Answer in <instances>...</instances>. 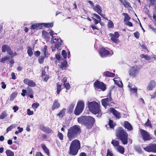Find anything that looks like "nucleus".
Segmentation results:
<instances>
[{"instance_id":"1","label":"nucleus","mask_w":156,"mask_h":156,"mask_svg":"<svg viewBox=\"0 0 156 156\" xmlns=\"http://www.w3.org/2000/svg\"><path fill=\"white\" fill-rule=\"evenodd\" d=\"M77 121L79 123L84 125L88 129L91 128L95 122V119L93 117L86 116H83L78 118Z\"/></svg>"},{"instance_id":"2","label":"nucleus","mask_w":156,"mask_h":156,"mask_svg":"<svg viewBox=\"0 0 156 156\" xmlns=\"http://www.w3.org/2000/svg\"><path fill=\"white\" fill-rule=\"evenodd\" d=\"M81 132V129L80 126L75 125L70 127L68 129L67 134L69 141H70L75 138Z\"/></svg>"},{"instance_id":"3","label":"nucleus","mask_w":156,"mask_h":156,"mask_svg":"<svg viewBox=\"0 0 156 156\" xmlns=\"http://www.w3.org/2000/svg\"><path fill=\"white\" fill-rule=\"evenodd\" d=\"M88 107L90 111L92 113L97 115L98 117H100L102 115L100 106L98 103L94 101L91 102L89 101L87 103Z\"/></svg>"},{"instance_id":"4","label":"nucleus","mask_w":156,"mask_h":156,"mask_svg":"<svg viewBox=\"0 0 156 156\" xmlns=\"http://www.w3.org/2000/svg\"><path fill=\"white\" fill-rule=\"evenodd\" d=\"M80 148V144L78 140H74L71 142L69 147V153L70 155H76Z\"/></svg>"},{"instance_id":"5","label":"nucleus","mask_w":156,"mask_h":156,"mask_svg":"<svg viewBox=\"0 0 156 156\" xmlns=\"http://www.w3.org/2000/svg\"><path fill=\"white\" fill-rule=\"evenodd\" d=\"M116 136L121 140L124 144L128 143V134L121 127H119L116 130Z\"/></svg>"},{"instance_id":"6","label":"nucleus","mask_w":156,"mask_h":156,"mask_svg":"<svg viewBox=\"0 0 156 156\" xmlns=\"http://www.w3.org/2000/svg\"><path fill=\"white\" fill-rule=\"evenodd\" d=\"M84 102L83 101H79L74 110V114L76 115L80 114L84 109Z\"/></svg>"},{"instance_id":"7","label":"nucleus","mask_w":156,"mask_h":156,"mask_svg":"<svg viewBox=\"0 0 156 156\" xmlns=\"http://www.w3.org/2000/svg\"><path fill=\"white\" fill-rule=\"evenodd\" d=\"M99 53L100 55L101 58H105L110 56L113 54V52L112 51H109L106 50L104 48H101L100 49Z\"/></svg>"},{"instance_id":"8","label":"nucleus","mask_w":156,"mask_h":156,"mask_svg":"<svg viewBox=\"0 0 156 156\" xmlns=\"http://www.w3.org/2000/svg\"><path fill=\"white\" fill-rule=\"evenodd\" d=\"M140 69L136 66L131 67L129 71V75L133 77H136L139 73Z\"/></svg>"},{"instance_id":"9","label":"nucleus","mask_w":156,"mask_h":156,"mask_svg":"<svg viewBox=\"0 0 156 156\" xmlns=\"http://www.w3.org/2000/svg\"><path fill=\"white\" fill-rule=\"evenodd\" d=\"M112 99L111 95H109L107 96L106 98L103 99L101 100V102L102 105L105 107L107 105H112L111 104L112 103Z\"/></svg>"},{"instance_id":"10","label":"nucleus","mask_w":156,"mask_h":156,"mask_svg":"<svg viewBox=\"0 0 156 156\" xmlns=\"http://www.w3.org/2000/svg\"><path fill=\"white\" fill-rule=\"evenodd\" d=\"M94 87L97 90L100 89L104 91L106 89L105 85L101 82L97 81L94 83Z\"/></svg>"},{"instance_id":"11","label":"nucleus","mask_w":156,"mask_h":156,"mask_svg":"<svg viewBox=\"0 0 156 156\" xmlns=\"http://www.w3.org/2000/svg\"><path fill=\"white\" fill-rule=\"evenodd\" d=\"M109 35L111 37V40L114 43L118 44L119 42L118 39L119 34L118 32H115L114 34L110 33Z\"/></svg>"},{"instance_id":"12","label":"nucleus","mask_w":156,"mask_h":156,"mask_svg":"<svg viewBox=\"0 0 156 156\" xmlns=\"http://www.w3.org/2000/svg\"><path fill=\"white\" fill-rule=\"evenodd\" d=\"M144 149L147 152H156V144H151L146 147H144Z\"/></svg>"},{"instance_id":"13","label":"nucleus","mask_w":156,"mask_h":156,"mask_svg":"<svg viewBox=\"0 0 156 156\" xmlns=\"http://www.w3.org/2000/svg\"><path fill=\"white\" fill-rule=\"evenodd\" d=\"M140 133L143 139L145 141L151 139L149 133L143 129L140 130Z\"/></svg>"},{"instance_id":"14","label":"nucleus","mask_w":156,"mask_h":156,"mask_svg":"<svg viewBox=\"0 0 156 156\" xmlns=\"http://www.w3.org/2000/svg\"><path fill=\"white\" fill-rule=\"evenodd\" d=\"M39 128L40 130L47 133H51L52 132V130L49 127L42 125H40Z\"/></svg>"},{"instance_id":"15","label":"nucleus","mask_w":156,"mask_h":156,"mask_svg":"<svg viewBox=\"0 0 156 156\" xmlns=\"http://www.w3.org/2000/svg\"><path fill=\"white\" fill-rule=\"evenodd\" d=\"M110 111L112 113L116 119H119L121 117V115L120 112L115 110L113 108H110Z\"/></svg>"},{"instance_id":"16","label":"nucleus","mask_w":156,"mask_h":156,"mask_svg":"<svg viewBox=\"0 0 156 156\" xmlns=\"http://www.w3.org/2000/svg\"><path fill=\"white\" fill-rule=\"evenodd\" d=\"M156 85V83L155 81L151 80L148 83L147 87V89L148 90H151L155 88Z\"/></svg>"},{"instance_id":"17","label":"nucleus","mask_w":156,"mask_h":156,"mask_svg":"<svg viewBox=\"0 0 156 156\" xmlns=\"http://www.w3.org/2000/svg\"><path fill=\"white\" fill-rule=\"evenodd\" d=\"M24 83L31 87H34L36 86L35 83L33 80L28 79H25L23 80Z\"/></svg>"},{"instance_id":"18","label":"nucleus","mask_w":156,"mask_h":156,"mask_svg":"<svg viewBox=\"0 0 156 156\" xmlns=\"http://www.w3.org/2000/svg\"><path fill=\"white\" fill-rule=\"evenodd\" d=\"M93 9L98 14H100L102 11V8L98 4H96L93 7Z\"/></svg>"},{"instance_id":"19","label":"nucleus","mask_w":156,"mask_h":156,"mask_svg":"<svg viewBox=\"0 0 156 156\" xmlns=\"http://www.w3.org/2000/svg\"><path fill=\"white\" fill-rule=\"evenodd\" d=\"M115 83L119 87H121L123 86L121 81L120 80V79L119 78H115L113 79Z\"/></svg>"},{"instance_id":"20","label":"nucleus","mask_w":156,"mask_h":156,"mask_svg":"<svg viewBox=\"0 0 156 156\" xmlns=\"http://www.w3.org/2000/svg\"><path fill=\"white\" fill-rule=\"evenodd\" d=\"M124 127L129 131H131L133 130V127L131 124L128 122L126 121L124 122Z\"/></svg>"},{"instance_id":"21","label":"nucleus","mask_w":156,"mask_h":156,"mask_svg":"<svg viewBox=\"0 0 156 156\" xmlns=\"http://www.w3.org/2000/svg\"><path fill=\"white\" fill-rule=\"evenodd\" d=\"M50 35L52 37V38L51 41H53V35H54V31L52 30H51L49 33L47 32V34L46 36V38L45 39L47 41H48L50 40Z\"/></svg>"},{"instance_id":"22","label":"nucleus","mask_w":156,"mask_h":156,"mask_svg":"<svg viewBox=\"0 0 156 156\" xmlns=\"http://www.w3.org/2000/svg\"><path fill=\"white\" fill-rule=\"evenodd\" d=\"M60 105V104L58 102L57 100H55L52 106V109L53 110H54L55 109H57L59 108Z\"/></svg>"},{"instance_id":"23","label":"nucleus","mask_w":156,"mask_h":156,"mask_svg":"<svg viewBox=\"0 0 156 156\" xmlns=\"http://www.w3.org/2000/svg\"><path fill=\"white\" fill-rule=\"evenodd\" d=\"M48 47L46 45H45L42 48V52H43L44 57L47 58L49 55V53L47 52Z\"/></svg>"},{"instance_id":"24","label":"nucleus","mask_w":156,"mask_h":156,"mask_svg":"<svg viewBox=\"0 0 156 156\" xmlns=\"http://www.w3.org/2000/svg\"><path fill=\"white\" fill-rule=\"evenodd\" d=\"M116 151L121 154H123L124 152V148L121 146L119 145L115 149Z\"/></svg>"},{"instance_id":"25","label":"nucleus","mask_w":156,"mask_h":156,"mask_svg":"<svg viewBox=\"0 0 156 156\" xmlns=\"http://www.w3.org/2000/svg\"><path fill=\"white\" fill-rule=\"evenodd\" d=\"M104 75L107 77H113L115 76V74L114 73L106 71L104 72Z\"/></svg>"},{"instance_id":"26","label":"nucleus","mask_w":156,"mask_h":156,"mask_svg":"<svg viewBox=\"0 0 156 156\" xmlns=\"http://www.w3.org/2000/svg\"><path fill=\"white\" fill-rule=\"evenodd\" d=\"M60 42H58L56 43L54 46L58 51H60L62 49L61 46L62 44V41L61 40H60Z\"/></svg>"},{"instance_id":"27","label":"nucleus","mask_w":156,"mask_h":156,"mask_svg":"<svg viewBox=\"0 0 156 156\" xmlns=\"http://www.w3.org/2000/svg\"><path fill=\"white\" fill-rule=\"evenodd\" d=\"M121 2L122 3L126 8H129L131 7L130 5V4L127 2L126 0H120Z\"/></svg>"},{"instance_id":"28","label":"nucleus","mask_w":156,"mask_h":156,"mask_svg":"<svg viewBox=\"0 0 156 156\" xmlns=\"http://www.w3.org/2000/svg\"><path fill=\"white\" fill-rule=\"evenodd\" d=\"M111 144L114 146L115 149L119 145V141L115 140H112Z\"/></svg>"},{"instance_id":"29","label":"nucleus","mask_w":156,"mask_h":156,"mask_svg":"<svg viewBox=\"0 0 156 156\" xmlns=\"http://www.w3.org/2000/svg\"><path fill=\"white\" fill-rule=\"evenodd\" d=\"M17 93L16 92H13L10 96V100L12 101L14 100V99L16 97Z\"/></svg>"},{"instance_id":"30","label":"nucleus","mask_w":156,"mask_h":156,"mask_svg":"<svg viewBox=\"0 0 156 156\" xmlns=\"http://www.w3.org/2000/svg\"><path fill=\"white\" fill-rule=\"evenodd\" d=\"M134 150L139 153H142V151L140 146L137 145H134Z\"/></svg>"},{"instance_id":"31","label":"nucleus","mask_w":156,"mask_h":156,"mask_svg":"<svg viewBox=\"0 0 156 156\" xmlns=\"http://www.w3.org/2000/svg\"><path fill=\"white\" fill-rule=\"evenodd\" d=\"M67 65V62L66 60L63 61V62H62L60 66V68L62 69H66V66Z\"/></svg>"},{"instance_id":"32","label":"nucleus","mask_w":156,"mask_h":156,"mask_svg":"<svg viewBox=\"0 0 156 156\" xmlns=\"http://www.w3.org/2000/svg\"><path fill=\"white\" fill-rule=\"evenodd\" d=\"M44 151L47 154V155L49 156L50 154L49 150L47 148L44 144L41 145Z\"/></svg>"},{"instance_id":"33","label":"nucleus","mask_w":156,"mask_h":156,"mask_svg":"<svg viewBox=\"0 0 156 156\" xmlns=\"http://www.w3.org/2000/svg\"><path fill=\"white\" fill-rule=\"evenodd\" d=\"M122 15L124 16V21L126 22L127 21L129 20L130 19V17L129 16L128 14L126 13H123Z\"/></svg>"},{"instance_id":"34","label":"nucleus","mask_w":156,"mask_h":156,"mask_svg":"<svg viewBox=\"0 0 156 156\" xmlns=\"http://www.w3.org/2000/svg\"><path fill=\"white\" fill-rule=\"evenodd\" d=\"M5 153L7 156H14V153L10 150H7Z\"/></svg>"},{"instance_id":"35","label":"nucleus","mask_w":156,"mask_h":156,"mask_svg":"<svg viewBox=\"0 0 156 156\" xmlns=\"http://www.w3.org/2000/svg\"><path fill=\"white\" fill-rule=\"evenodd\" d=\"M8 116V114L6 111H4L1 114L0 119H3Z\"/></svg>"},{"instance_id":"36","label":"nucleus","mask_w":156,"mask_h":156,"mask_svg":"<svg viewBox=\"0 0 156 156\" xmlns=\"http://www.w3.org/2000/svg\"><path fill=\"white\" fill-rule=\"evenodd\" d=\"M66 111V109L63 108L58 114V115L59 117L62 118L64 115L65 112Z\"/></svg>"},{"instance_id":"37","label":"nucleus","mask_w":156,"mask_h":156,"mask_svg":"<svg viewBox=\"0 0 156 156\" xmlns=\"http://www.w3.org/2000/svg\"><path fill=\"white\" fill-rule=\"evenodd\" d=\"M9 46L7 45H3L2 47V51L3 52H5L7 51L8 48H9Z\"/></svg>"},{"instance_id":"38","label":"nucleus","mask_w":156,"mask_h":156,"mask_svg":"<svg viewBox=\"0 0 156 156\" xmlns=\"http://www.w3.org/2000/svg\"><path fill=\"white\" fill-rule=\"evenodd\" d=\"M10 58V57L9 56L7 55L5 56L3 58H2L1 59H0V62L2 63H4L5 61L9 60Z\"/></svg>"},{"instance_id":"39","label":"nucleus","mask_w":156,"mask_h":156,"mask_svg":"<svg viewBox=\"0 0 156 156\" xmlns=\"http://www.w3.org/2000/svg\"><path fill=\"white\" fill-rule=\"evenodd\" d=\"M140 57L141 58H144L145 59L149 60H150V57L147 55L141 54L140 55Z\"/></svg>"},{"instance_id":"40","label":"nucleus","mask_w":156,"mask_h":156,"mask_svg":"<svg viewBox=\"0 0 156 156\" xmlns=\"http://www.w3.org/2000/svg\"><path fill=\"white\" fill-rule=\"evenodd\" d=\"M27 52L29 56L31 57L33 54L32 50L31 48L30 47H28L27 48Z\"/></svg>"},{"instance_id":"41","label":"nucleus","mask_w":156,"mask_h":156,"mask_svg":"<svg viewBox=\"0 0 156 156\" xmlns=\"http://www.w3.org/2000/svg\"><path fill=\"white\" fill-rule=\"evenodd\" d=\"M75 105V103L73 102L69 106L68 108L69 112H72L73 111Z\"/></svg>"},{"instance_id":"42","label":"nucleus","mask_w":156,"mask_h":156,"mask_svg":"<svg viewBox=\"0 0 156 156\" xmlns=\"http://www.w3.org/2000/svg\"><path fill=\"white\" fill-rule=\"evenodd\" d=\"M114 23L111 20H109L108 23V27L109 28H112L114 27Z\"/></svg>"},{"instance_id":"43","label":"nucleus","mask_w":156,"mask_h":156,"mask_svg":"<svg viewBox=\"0 0 156 156\" xmlns=\"http://www.w3.org/2000/svg\"><path fill=\"white\" fill-rule=\"evenodd\" d=\"M15 124L11 125L10 126L7 128L6 129V133H8L9 132L11 131L12 129L15 127Z\"/></svg>"},{"instance_id":"44","label":"nucleus","mask_w":156,"mask_h":156,"mask_svg":"<svg viewBox=\"0 0 156 156\" xmlns=\"http://www.w3.org/2000/svg\"><path fill=\"white\" fill-rule=\"evenodd\" d=\"M43 26L46 27H53V23H43Z\"/></svg>"},{"instance_id":"45","label":"nucleus","mask_w":156,"mask_h":156,"mask_svg":"<svg viewBox=\"0 0 156 156\" xmlns=\"http://www.w3.org/2000/svg\"><path fill=\"white\" fill-rule=\"evenodd\" d=\"M57 92L58 94H59L60 91L61 90V85L59 84L58 83L57 84Z\"/></svg>"},{"instance_id":"46","label":"nucleus","mask_w":156,"mask_h":156,"mask_svg":"<svg viewBox=\"0 0 156 156\" xmlns=\"http://www.w3.org/2000/svg\"><path fill=\"white\" fill-rule=\"evenodd\" d=\"M63 86L67 90H69L70 88V85L69 83H66L63 84Z\"/></svg>"},{"instance_id":"47","label":"nucleus","mask_w":156,"mask_h":156,"mask_svg":"<svg viewBox=\"0 0 156 156\" xmlns=\"http://www.w3.org/2000/svg\"><path fill=\"white\" fill-rule=\"evenodd\" d=\"M39 106V104L37 102L33 103L32 105V108L34 109L37 108Z\"/></svg>"},{"instance_id":"48","label":"nucleus","mask_w":156,"mask_h":156,"mask_svg":"<svg viewBox=\"0 0 156 156\" xmlns=\"http://www.w3.org/2000/svg\"><path fill=\"white\" fill-rule=\"evenodd\" d=\"M57 136L61 140H62L63 139V134L59 131L58 132Z\"/></svg>"},{"instance_id":"49","label":"nucleus","mask_w":156,"mask_h":156,"mask_svg":"<svg viewBox=\"0 0 156 156\" xmlns=\"http://www.w3.org/2000/svg\"><path fill=\"white\" fill-rule=\"evenodd\" d=\"M145 125L146 126H149L151 128H152L151 124L149 119H147V122L145 123Z\"/></svg>"},{"instance_id":"50","label":"nucleus","mask_w":156,"mask_h":156,"mask_svg":"<svg viewBox=\"0 0 156 156\" xmlns=\"http://www.w3.org/2000/svg\"><path fill=\"white\" fill-rule=\"evenodd\" d=\"M93 15L94 16H95V17L98 20V21H99V22L101 23V19L100 17L96 14V13H94Z\"/></svg>"},{"instance_id":"51","label":"nucleus","mask_w":156,"mask_h":156,"mask_svg":"<svg viewBox=\"0 0 156 156\" xmlns=\"http://www.w3.org/2000/svg\"><path fill=\"white\" fill-rule=\"evenodd\" d=\"M62 55L63 56L64 58L66 59L67 57V53L65 50H63L62 51Z\"/></svg>"},{"instance_id":"52","label":"nucleus","mask_w":156,"mask_h":156,"mask_svg":"<svg viewBox=\"0 0 156 156\" xmlns=\"http://www.w3.org/2000/svg\"><path fill=\"white\" fill-rule=\"evenodd\" d=\"M109 126H110V127L111 128H114V125L113 124V121L111 120H109Z\"/></svg>"},{"instance_id":"53","label":"nucleus","mask_w":156,"mask_h":156,"mask_svg":"<svg viewBox=\"0 0 156 156\" xmlns=\"http://www.w3.org/2000/svg\"><path fill=\"white\" fill-rule=\"evenodd\" d=\"M130 90L131 92L133 93H137V89L136 87L133 88H130Z\"/></svg>"},{"instance_id":"54","label":"nucleus","mask_w":156,"mask_h":156,"mask_svg":"<svg viewBox=\"0 0 156 156\" xmlns=\"http://www.w3.org/2000/svg\"><path fill=\"white\" fill-rule=\"evenodd\" d=\"M91 27L93 30H97L100 33L101 32V30L98 29L95 24L92 25H91Z\"/></svg>"},{"instance_id":"55","label":"nucleus","mask_w":156,"mask_h":156,"mask_svg":"<svg viewBox=\"0 0 156 156\" xmlns=\"http://www.w3.org/2000/svg\"><path fill=\"white\" fill-rule=\"evenodd\" d=\"M156 5V0H150V5Z\"/></svg>"},{"instance_id":"56","label":"nucleus","mask_w":156,"mask_h":156,"mask_svg":"<svg viewBox=\"0 0 156 156\" xmlns=\"http://www.w3.org/2000/svg\"><path fill=\"white\" fill-rule=\"evenodd\" d=\"M44 57L43 56H41L39 58V62L40 63H42L44 62Z\"/></svg>"},{"instance_id":"57","label":"nucleus","mask_w":156,"mask_h":156,"mask_svg":"<svg viewBox=\"0 0 156 156\" xmlns=\"http://www.w3.org/2000/svg\"><path fill=\"white\" fill-rule=\"evenodd\" d=\"M55 57L58 60L59 62H60V61H61L62 59V58H61L60 55L58 54H56L55 55Z\"/></svg>"},{"instance_id":"58","label":"nucleus","mask_w":156,"mask_h":156,"mask_svg":"<svg viewBox=\"0 0 156 156\" xmlns=\"http://www.w3.org/2000/svg\"><path fill=\"white\" fill-rule=\"evenodd\" d=\"M34 112L33 111H31L29 109L27 110V114L29 115H31L33 114Z\"/></svg>"},{"instance_id":"59","label":"nucleus","mask_w":156,"mask_h":156,"mask_svg":"<svg viewBox=\"0 0 156 156\" xmlns=\"http://www.w3.org/2000/svg\"><path fill=\"white\" fill-rule=\"evenodd\" d=\"M33 92L31 89H29L27 90V95L29 96V95L31 94H33Z\"/></svg>"},{"instance_id":"60","label":"nucleus","mask_w":156,"mask_h":156,"mask_svg":"<svg viewBox=\"0 0 156 156\" xmlns=\"http://www.w3.org/2000/svg\"><path fill=\"white\" fill-rule=\"evenodd\" d=\"M9 48H8V49L7 51L8 54H9L10 55H12L13 51L12 50L10 47H9Z\"/></svg>"},{"instance_id":"61","label":"nucleus","mask_w":156,"mask_h":156,"mask_svg":"<svg viewBox=\"0 0 156 156\" xmlns=\"http://www.w3.org/2000/svg\"><path fill=\"white\" fill-rule=\"evenodd\" d=\"M42 36L45 39L46 38V36L47 34V32L44 30H43L42 32Z\"/></svg>"},{"instance_id":"62","label":"nucleus","mask_w":156,"mask_h":156,"mask_svg":"<svg viewBox=\"0 0 156 156\" xmlns=\"http://www.w3.org/2000/svg\"><path fill=\"white\" fill-rule=\"evenodd\" d=\"M37 28V23H35L31 26L30 28L33 30H35Z\"/></svg>"},{"instance_id":"63","label":"nucleus","mask_w":156,"mask_h":156,"mask_svg":"<svg viewBox=\"0 0 156 156\" xmlns=\"http://www.w3.org/2000/svg\"><path fill=\"white\" fill-rule=\"evenodd\" d=\"M134 35L136 38L138 39L139 38V33L138 32H136L134 33Z\"/></svg>"},{"instance_id":"64","label":"nucleus","mask_w":156,"mask_h":156,"mask_svg":"<svg viewBox=\"0 0 156 156\" xmlns=\"http://www.w3.org/2000/svg\"><path fill=\"white\" fill-rule=\"evenodd\" d=\"M151 99L154 98L156 97V90L154 92L152 95H150Z\"/></svg>"}]
</instances>
